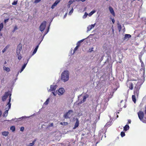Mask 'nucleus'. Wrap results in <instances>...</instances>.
<instances>
[{
  "mask_svg": "<svg viewBox=\"0 0 146 146\" xmlns=\"http://www.w3.org/2000/svg\"><path fill=\"white\" fill-rule=\"evenodd\" d=\"M140 88V87L139 85L136 84L133 91L134 95H132V100L135 103L136 102V97H138L139 95Z\"/></svg>",
  "mask_w": 146,
  "mask_h": 146,
  "instance_id": "1",
  "label": "nucleus"
},
{
  "mask_svg": "<svg viewBox=\"0 0 146 146\" xmlns=\"http://www.w3.org/2000/svg\"><path fill=\"white\" fill-rule=\"evenodd\" d=\"M69 73L68 70H64L62 72L61 76V79L63 81L66 82L69 79Z\"/></svg>",
  "mask_w": 146,
  "mask_h": 146,
  "instance_id": "2",
  "label": "nucleus"
},
{
  "mask_svg": "<svg viewBox=\"0 0 146 146\" xmlns=\"http://www.w3.org/2000/svg\"><path fill=\"white\" fill-rule=\"evenodd\" d=\"M50 28V25L48 26V28L46 30V31L44 32V34H43V35H42V34H39V37L38 38V44L37 45V49L38 48V46L39 44L42 41L43 39V38L44 37V36L48 32L49 29Z\"/></svg>",
  "mask_w": 146,
  "mask_h": 146,
  "instance_id": "3",
  "label": "nucleus"
},
{
  "mask_svg": "<svg viewBox=\"0 0 146 146\" xmlns=\"http://www.w3.org/2000/svg\"><path fill=\"white\" fill-rule=\"evenodd\" d=\"M11 94L10 95V97H9V102L7 103V105H8V108H6L7 110H6V111H5L4 113L3 114V117H6L7 116L8 114V111L9 109L11 107V104L10 103L11 101Z\"/></svg>",
  "mask_w": 146,
  "mask_h": 146,
  "instance_id": "4",
  "label": "nucleus"
},
{
  "mask_svg": "<svg viewBox=\"0 0 146 146\" xmlns=\"http://www.w3.org/2000/svg\"><path fill=\"white\" fill-rule=\"evenodd\" d=\"M73 111L72 110H69L64 115V117L65 119L70 118L72 115V113H73Z\"/></svg>",
  "mask_w": 146,
  "mask_h": 146,
  "instance_id": "5",
  "label": "nucleus"
},
{
  "mask_svg": "<svg viewBox=\"0 0 146 146\" xmlns=\"http://www.w3.org/2000/svg\"><path fill=\"white\" fill-rule=\"evenodd\" d=\"M46 21H44L42 23L40 26L39 29L41 32H43L44 30L46 25Z\"/></svg>",
  "mask_w": 146,
  "mask_h": 146,
  "instance_id": "6",
  "label": "nucleus"
},
{
  "mask_svg": "<svg viewBox=\"0 0 146 146\" xmlns=\"http://www.w3.org/2000/svg\"><path fill=\"white\" fill-rule=\"evenodd\" d=\"M126 85L127 86L130 90H132L133 89V83L130 81L129 79H128L127 81Z\"/></svg>",
  "mask_w": 146,
  "mask_h": 146,
  "instance_id": "7",
  "label": "nucleus"
},
{
  "mask_svg": "<svg viewBox=\"0 0 146 146\" xmlns=\"http://www.w3.org/2000/svg\"><path fill=\"white\" fill-rule=\"evenodd\" d=\"M11 94H11H10L9 92H5L4 95L2 97V101L3 102L5 101L9 96V97H10Z\"/></svg>",
  "mask_w": 146,
  "mask_h": 146,
  "instance_id": "8",
  "label": "nucleus"
},
{
  "mask_svg": "<svg viewBox=\"0 0 146 146\" xmlns=\"http://www.w3.org/2000/svg\"><path fill=\"white\" fill-rule=\"evenodd\" d=\"M138 115L139 119L142 121L144 116L143 112L140 111L138 113Z\"/></svg>",
  "mask_w": 146,
  "mask_h": 146,
  "instance_id": "9",
  "label": "nucleus"
},
{
  "mask_svg": "<svg viewBox=\"0 0 146 146\" xmlns=\"http://www.w3.org/2000/svg\"><path fill=\"white\" fill-rule=\"evenodd\" d=\"M22 45L21 44H19L17 47V53H19L20 51L22 50Z\"/></svg>",
  "mask_w": 146,
  "mask_h": 146,
  "instance_id": "10",
  "label": "nucleus"
},
{
  "mask_svg": "<svg viewBox=\"0 0 146 146\" xmlns=\"http://www.w3.org/2000/svg\"><path fill=\"white\" fill-rule=\"evenodd\" d=\"M65 91L64 90L63 88H60L58 90V94L59 95H62Z\"/></svg>",
  "mask_w": 146,
  "mask_h": 146,
  "instance_id": "11",
  "label": "nucleus"
},
{
  "mask_svg": "<svg viewBox=\"0 0 146 146\" xmlns=\"http://www.w3.org/2000/svg\"><path fill=\"white\" fill-rule=\"evenodd\" d=\"M96 25V23L94 24L89 25L87 27V30L88 31H90L92 29L94 28Z\"/></svg>",
  "mask_w": 146,
  "mask_h": 146,
  "instance_id": "12",
  "label": "nucleus"
},
{
  "mask_svg": "<svg viewBox=\"0 0 146 146\" xmlns=\"http://www.w3.org/2000/svg\"><path fill=\"white\" fill-rule=\"evenodd\" d=\"M109 9L111 14H112L113 16H115V14L114 12L113 8L111 7L110 6L109 8Z\"/></svg>",
  "mask_w": 146,
  "mask_h": 146,
  "instance_id": "13",
  "label": "nucleus"
},
{
  "mask_svg": "<svg viewBox=\"0 0 146 146\" xmlns=\"http://www.w3.org/2000/svg\"><path fill=\"white\" fill-rule=\"evenodd\" d=\"M57 88V86L56 85H51L50 87V90L52 91H54Z\"/></svg>",
  "mask_w": 146,
  "mask_h": 146,
  "instance_id": "14",
  "label": "nucleus"
},
{
  "mask_svg": "<svg viewBox=\"0 0 146 146\" xmlns=\"http://www.w3.org/2000/svg\"><path fill=\"white\" fill-rule=\"evenodd\" d=\"M60 2V0H57L56 1L52 6L51 8L52 9H53L54 7L56 6L57 5V4Z\"/></svg>",
  "mask_w": 146,
  "mask_h": 146,
  "instance_id": "15",
  "label": "nucleus"
},
{
  "mask_svg": "<svg viewBox=\"0 0 146 146\" xmlns=\"http://www.w3.org/2000/svg\"><path fill=\"white\" fill-rule=\"evenodd\" d=\"M79 121L78 120V119H77L76 120V121L75 123L74 126L73 128V129H76L77 127L79 126Z\"/></svg>",
  "mask_w": 146,
  "mask_h": 146,
  "instance_id": "16",
  "label": "nucleus"
},
{
  "mask_svg": "<svg viewBox=\"0 0 146 146\" xmlns=\"http://www.w3.org/2000/svg\"><path fill=\"white\" fill-rule=\"evenodd\" d=\"M131 37V35L130 34H125V36L123 38V40H125L127 39H128Z\"/></svg>",
  "mask_w": 146,
  "mask_h": 146,
  "instance_id": "17",
  "label": "nucleus"
},
{
  "mask_svg": "<svg viewBox=\"0 0 146 146\" xmlns=\"http://www.w3.org/2000/svg\"><path fill=\"white\" fill-rule=\"evenodd\" d=\"M88 97V95H87L86 96H84L83 100H82L80 102L79 104H81L84 102L86 101V98Z\"/></svg>",
  "mask_w": 146,
  "mask_h": 146,
  "instance_id": "18",
  "label": "nucleus"
},
{
  "mask_svg": "<svg viewBox=\"0 0 146 146\" xmlns=\"http://www.w3.org/2000/svg\"><path fill=\"white\" fill-rule=\"evenodd\" d=\"M129 126L127 124L123 127V130L124 131H127L129 129Z\"/></svg>",
  "mask_w": 146,
  "mask_h": 146,
  "instance_id": "19",
  "label": "nucleus"
},
{
  "mask_svg": "<svg viewBox=\"0 0 146 146\" xmlns=\"http://www.w3.org/2000/svg\"><path fill=\"white\" fill-rule=\"evenodd\" d=\"M9 133L8 131H3V132L2 133V135H3L5 136H8V134Z\"/></svg>",
  "mask_w": 146,
  "mask_h": 146,
  "instance_id": "20",
  "label": "nucleus"
},
{
  "mask_svg": "<svg viewBox=\"0 0 146 146\" xmlns=\"http://www.w3.org/2000/svg\"><path fill=\"white\" fill-rule=\"evenodd\" d=\"M3 70L7 72H9L10 71V68L9 67H7L4 66L3 67Z\"/></svg>",
  "mask_w": 146,
  "mask_h": 146,
  "instance_id": "21",
  "label": "nucleus"
},
{
  "mask_svg": "<svg viewBox=\"0 0 146 146\" xmlns=\"http://www.w3.org/2000/svg\"><path fill=\"white\" fill-rule=\"evenodd\" d=\"M117 27H118V29L119 30V32H120L121 31V29H122L121 25L119 23H117Z\"/></svg>",
  "mask_w": 146,
  "mask_h": 146,
  "instance_id": "22",
  "label": "nucleus"
},
{
  "mask_svg": "<svg viewBox=\"0 0 146 146\" xmlns=\"http://www.w3.org/2000/svg\"><path fill=\"white\" fill-rule=\"evenodd\" d=\"M49 98H48L47 99L46 101L43 104V106H44V105H47L49 103Z\"/></svg>",
  "mask_w": 146,
  "mask_h": 146,
  "instance_id": "23",
  "label": "nucleus"
},
{
  "mask_svg": "<svg viewBox=\"0 0 146 146\" xmlns=\"http://www.w3.org/2000/svg\"><path fill=\"white\" fill-rule=\"evenodd\" d=\"M17 57L18 58L19 60H20L21 59L22 57L21 56V55L20 52L19 53H17Z\"/></svg>",
  "mask_w": 146,
  "mask_h": 146,
  "instance_id": "24",
  "label": "nucleus"
},
{
  "mask_svg": "<svg viewBox=\"0 0 146 146\" xmlns=\"http://www.w3.org/2000/svg\"><path fill=\"white\" fill-rule=\"evenodd\" d=\"M27 64V63H26V64L25 63L24 64V65L23 66H22V68L21 69V70L20 71V73H21L22 71H23V70L25 69V67L26 66Z\"/></svg>",
  "mask_w": 146,
  "mask_h": 146,
  "instance_id": "25",
  "label": "nucleus"
},
{
  "mask_svg": "<svg viewBox=\"0 0 146 146\" xmlns=\"http://www.w3.org/2000/svg\"><path fill=\"white\" fill-rule=\"evenodd\" d=\"M96 11L95 10H93L91 11L89 14V16H90L92 15L95 12H96Z\"/></svg>",
  "mask_w": 146,
  "mask_h": 146,
  "instance_id": "26",
  "label": "nucleus"
},
{
  "mask_svg": "<svg viewBox=\"0 0 146 146\" xmlns=\"http://www.w3.org/2000/svg\"><path fill=\"white\" fill-rule=\"evenodd\" d=\"M79 47V45H77L75 47V48H74V50H73V53L72 54H74V53H75V51L77 50L78 49V48Z\"/></svg>",
  "mask_w": 146,
  "mask_h": 146,
  "instance_id": "27",
  "label": "nucleus"
},
{
  "mask_svg": "<svg viewBox=\"0 0 146 146\" xmlns=\"http://www.w3.org/2000/svg\"><path fill=\"white\" fill-rule=\"evenodd\" d=\"M10 129L13 132L14 131H15V127L14 126H11L10 127Z\"/></svg>",
  "mask_w": 146,
  "mask_h": 146,
  "instance_id": "28",
  "label": "nucleus"
},
{
  "mask_svg": "<svg viewBox=\"0 0 146 146\" xmlns=\"http://www.w3.org/2000/svg\"><path fill=\"white\" fill-rule=\"evenodd\" d=\"M142 121L145 123H146V114H145Z\"/></svg>",
  "mask_w": 146,
  "mask_h": 146,
  "instance_id": "29",
  "label": "nucleus"
},
{
  "mask_svg": "<svg viewBox=\"0 0 146 146\" xmlns=\"http://www.w3.org/2000/svg\"><path fill=\"white\" fill-rule=\"evenodd\" d=\"M9 46H6L3 49L2 51V52L3 53L5 51L7 50V49L8 48Z\"/></svg>",
  "mask_w": 146,
  "mask_h": 146,
  "instance_id": "30",
  "label": "nucleus"
},
{
  "mask_svg": "<svg viewBox=\"0 0 146 146\" xmlns=\"http://www.w3.org/2000/svg\"><path fill=\"white\" fill-rule=\"evenodd\" d=\"M35 140H34V141H33L32 142V143H29V145H28V146H33L35 142Z\"/></svg>",
  "mask_w": 146,
  "mask_h": 146,
  "instance_id": "31",
  "label": "nucleus"
},
{
  "mask_svg": "<svg viewBox=\"0 0 146 146\" xmlns=\"http://www.w3.org/2000/svg\"><path fill=\"white\" fill-rule=\"evenodd\" d=\"M88 15V14L86 12H85V13L84 15V16L83 17V18H84V19L86 18L87 17Z\"/></svg>",
  "mask_w": 146,
  "mask_h": 146,
  "instance_id": "32",
  "label": "nucleus"
},
{
  "mask_svg": "<svg viewBox=\"0 0 146 146\" xmlns=\"http://www.w3.org/2000/svg\"><path fill=\"white\" fill-rule=\"evenodd\" d=\"M18 1L16 0V1H14L13 3H12V4L13 5H16Z\"/></svg>",
  "mask_w": 146,
  "mask_h": 146,
  "instance_id": "33",
  "label": "nucleus"
},
{
  "mask_svg": "<svg viewBox=\"0 0 146 146\" xmlns=\"http://www.w3.org/2000/svg\"><path fill=\"white\" fill-rule=\"evenodd\" d=\"M125 135V133L123 131H121V135L122 137H123Z\"/></svg>",
  "mask_w": 146,
  "mask_h": 146,
  "instance_id": "34",
  "label": "nucleus"
},
{
  "mask_svg": "<svg viewBox=\"0 0 146 146\" xmlns=\"http://www.w3.org/2000/svg\"><path fill=\"white\" fill-rule=\"evenodd\" d=\"M18 29V28L17 26H15L14 27V29L13 31V32H14L16 30H17Z\"/></svg>",
  "mask_w": 146,
  "mask_h": 146,
  "instance_id": "35",
  "label": "nucleus"
},
{
  "mask_svg": "<svg viewBox=\"0 0 146 146\" xmlns=\"http://www.w3.org/2000/svg\"><path fill=\"white\" fill-rule=\"evenodd\" d=\"M36 46L35 48V49L34 50V51L33 52V55L36 53Z\"/></svg>",
  "mask_w": 146,
  "mask_h": 146,
  "instance_id": "36",
  "label": "nucleus"
},
{
  "mask_svg": "<svg viewBox=\"0 0 146 146\" xmlns=\"http://www.w3.org/2000/svg\"><path fill=\"white\" fill-rule=\"evenodd\" d=\"M93 49H94L93 47H92V48H91L89 49L88 50V52H91L93 51Z\"/></svg>",
  "mask_w": 146,
  "mask_h": 146,
  "instance_id": "37",
  "label": "nucleus"
},
{
  "mask_svg": "<svg viewBox=\"0 0 146 146\" xmlns=\"http://www.w3.org/2000/svg\"><path fill=\"white\" fill-rule=\"evenodd\" d=\"M74 1V0H70L68 2V4L69 5H70Z\"/></svg>",
  "mask_w": 146,
  "mask_h": 146,
  "instance_id": "38",
  "label": "nucleus"
},
{
  "mask_svg": "<svg viewBox=\"0 0 146 146\" xmlns=\"http://www.w3.org/2000/svg\"><path fill=\"white\" fill-rule=\"evenodd\" d=\"M3 23H1L0 24V28L1 29H2L3 28Z\"/></svg>",
  "mask_w": 146,
  "mask_h": 146,
  "instance_id": "39",
  "label": "nucleus"
},
{
  "mask_svg": "<svg viewBox=\"0 0 146 146\" xmlns=\"http://www.w3.org/2000/svg\"><path fill=\"white\" fill-rule=\"evenodd\" d=\"M52 93H53V94L55 96H56L57 93L56 92H55V91H54V92H52Z\"/></svg>",
  "mask_w": 146,
  "mask_h": 146,
  "instance_id": "40",
  "label": "nucleus"
},
{
  "mask_svg": "<svg viewBox=\"0 0 146 146\" xmlns=\"http://www.w3.org/2000/svg\"><path fill=\"white\" fill-rule=\"evenodd\" d=\"M53 123H51L49 125L48 127H51L53 126Z\"/></svg>",
  "mask_w": 146,
  "mask_h": 146,
  "instance_id": "41",
  "label": "nucleus"
},
{
  "mask_svg": "<svg viewBox=\"0 0 146 146\" xmlns=\"http://www.w3.org/2000/svg\"><path fill=\"white\" fill-rule=\"evenodd\" d=\"M73 9L72 8L70 11L69 12V14H71L73 12Z\"/></svg>",
  "mask_w": 146,
  "mask_h": 146,
  "instance_id": "42",
  "label": "nucleus"
},
{
  "mask_svg": "<svg viewBox=\"0 0 146 146\" xmlns=\"http://www.w3.org/2000/svg\"><path fill=\"white\" fill-rule=\"evenodd\" d=\"M24 129V127H21L20 130L21 131H23Z\"/></svg>",
  "mask_w": 146,
  "mask_h": 146,
  "instance_id": "43",
  "label": "nucleus"
},
{
  "mask_svg": "<svg viewBox=\"0 0 146 146\" xmlns=\"http://www.w3.org/2000/svg\"><path fill=\"white\" fill-rule=\"evenodd\" d=\"M131 121L130 119H129L128 120V122L127 123V124H129L130 123H131Z\"/></svg>",
  "mask_w": 146,
  "mask_h": 146,
  "instance_id": "44",
  "label": "nucleus"
},
{
  "mask_svg": "<svg viewBox=\"0 0 146 146\" xmlns=\"http://www.w3.org/2000/svg\"><path fill=\"white\" fill-rule=\"evenodd\" d=\"M77 1H82V2H84L85 1H86V0H76Z\"/></svg>",
  "mask_w": 146,
  "mask_h": 146,
  "instance_id": "45",
  "label": "nucleus"
},
{
  "mask_svg": "<svg viewBox=\"0 0 146 146\" xmlns=\"http://www.w3.org/2000/svg\"><path fill=\"white\" fill-rule=\"evenodd\" d=\"M129 80L130 81H137V80H135L134 79H130V80Z\"/></svg>",
  "mask_w": 146,
  "mask_h": 146,
  "instance_id": "46",
  "label": "nucleus"
},
{
  "mask_svg": "<svg viewBox=\"0 0 146 146\" xmlns=\"http://www.w3.org/2000/svg\"><path fill=\"white\" fill-rule=\"evenodd\" d=\"M84 40V39H82V40H81L80 41H79L78 42V43H80L81 42H82Z\"/></svg>",
  "mask_w": 146,
  "mask_h": 146,
  "instance_id": "47",
  "label": "nucleus"
},
{
  "mask_svg": "<svg viewBox=\"0 0 146 146\" xmlns=\"http://www.w3.org/2000/svg\"><path fill=\"white\" fill-rule=\"evenodd\" d=\"M113 26H112V33L113 34L114 33V30L113 29Z\"/></svg>",
  "mask_w": 146,
  "mask_h": 146,
  "instance_id": "48",
  "label": "nucleus"
},
{
  "mask_svg": "<svg viewBox=\"0 0 146 146\" xmlns=\"http://www.w3.org/2000/svg\"><path fill=\"white\" fill-rule=\"evenodd\" d=\"M112 22L114 24L115 23V20L114 19H112L111 20Z\"/></svg>",
  "mask_w": 146,
  "mask_h": 146,
  "instance_id": "49",
  "label": "nucleus"
},
{
  "mask_svg": "<svg viewBox=\"0 0 146 146\" xmlns=\"http://www.w3.org/2000/svg\"><path fill=\"white\" fill-rule=\"evenodd\" d=\"M77 45H79V47L80 45V43H78V42L77 43Z\"/></svg>",
  "mask_w": 146,
  "mask_h": 146,
  "instance_id": "50",
  "label": "nucleus"
},
{
  "mask_svg": "<svg viewBox=\"0 0 146 146\" xmlns=\"http://www.w3.org/2000/svg\"><path fill=\"white\" fill-rule=\"evenodd\" d=\"M140 62H141V64H143V62L141 60V59H140Z\"/></svg>",
  "mask_w": 146,
  "mask_h": 146,
  "instance_id": "51",
  "label": "nucleus"
},
{
  "mask_svg": "<svg viewBox=\"0 0 146 146\" xmlns=\"http://www.w3.org/2000/svg\"><path fill=\"white\" fill-rule=\"evenodd\" d=\"M64 124L66 125H67L68 124L67 122H64Z\"/></svg>",
  "mask_w": 146,
  "mask_h": 146,
  "instance_id": "52",
  "label": "nucleus"
},
{
  "mask_svg": "<svg viewBox=\"0 0 146 146\" xmlns=\"http://www.w3.org/2000/svg\"><path fill=\"white\" fill-rule=\"evenodd\" d=\"M2 114V112L1 111H0V116H1Z\"/></svg>",
  "mask_w": 146,
  "mask_h": 146,
  "instance_id": "53",
  "label": "nucleus"
},
{
  "mask_svg": "<svg viewBox=\"0 0 146 146\" xmlns=\"http://www.w3.org/2000/svg\"><path fill=\"white\" fill-rule=\"evenodd\" d=\"M8 20V19L5 20V21H4L5 23H6V21H7Z\"/></svg>",
  "mask_w": 146,
  "mask_h": 146,
  "instance_id": "54",
  "label": "nucleus"
},
{
  "mask_svg": "<svg viewBox=\"0 0 146 146\" xmlns=\"http://www.w3.org/2000/svg\"><path fill=\"white\" fill-rule=\"evenodd\" d=\"M41 0H37V3L40 2Z\"/></svg>",
  "mask_w": 146,
  "mask_h": 146,
  "instance_id": "55",
  "label": "nucleus"
},
{
  "mask_svg": "<svg viewBox=\"0 0 146 146\" xmlns=\"http://www.w3.org/2000/svg\"><path fill=\"white\" fill-rule=\"evenodd\" d=\"M7 63V62L6 61H5L4 63V64H6Z\"/></svg>",
  "mask_w": 146,
  "mask_h": 146,
  "instance_id": "56",
  "label": "nucleus"
},
{
  "mask_svg": "<svg viewBox=\"0 0 146 146\" xmlns=\"http://www.w3.org/2000/svg\"><path fill=\"white\" fill-rule=\"evenodd\" d=\"M67 13H66L64 15V17H66V16H67Z\"/></svg>",
  "mask_w": 146,
  "mask_h": 146,
  "instance_id": "57",
  "label": "nucleus"
},
{
  "mask_svg": "<svg viewBox=\"0 0 146 146\" xmlns=\"http://www.w3.org/2000/svg\"><path fill=\"white\" fill-rule=\"evenodd\" d=\"M70 5H69V4H68V7H70Z\"/></svg>",
  "mask_w": 146,
  "mask_h": 146,
  "instance_id": "58",
  "label": "nucleus"
},
{
  "mask_svg": "<svg viewBox=\"0 0 146 146\" xmlns=\"http://www.w3.org/2000/svg\"><path fill=\"white\" fill-rule=\"evenodd\" d=\"M36 2V0H35V2Z\"/></svg>",
  "mask_w": 146,
  "mask_h": 146,
  "instance_id": "59",
  "label": "nucleus"
},
{
  "mask_svg": "<svg viewBox=\"0 0 146 146\" xmlns=\"http://www.w3.org/2000/svg\"><path fill=\"white\" fill-rule=\"evenodd\" d=\"M60 124H62H62H63L62 123V122L60 123Z\"/></svg>",
  "mask_w": 146,
  "mask_h": 146,
  "instance_id": "60",
  "label": "nucleus"
},
{
  "mask_svg": "<svg viewBox=\"0 0 146 146\" xmlns=\"http://www.w3.org/2000/svg\"><path fill=\"white\" fill-rule=\"evenodd\" d=\"M106 1H108V0H106Z\"/></svg>",
  "mask_w": 146,
  "mask_h": 146,
  "instance_id": "61",
  "label": "nucleus"
}]
</instances>
